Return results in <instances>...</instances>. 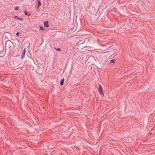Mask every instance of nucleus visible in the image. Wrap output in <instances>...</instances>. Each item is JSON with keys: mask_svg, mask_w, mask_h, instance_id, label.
<instances>
[{"mask_svg": "<svg viewBox=\"0 0 155 155\" xmlns=\"http://www.w3.org/2000/svg\"><path fill=\"white\" fill-rule=\"evenodd\" d=\"M12 45L13 43L10 41H7L6 42V47L8 48H10Z\"/></svg>", "mask_w": 155, "mask_h": 155, "instance_id": "nucleus-1", "label": "nucleus"}, {"mask_svg": "<svg viewBox=\"0 0 155 155\" xmlns=\"http://www.w3.org/2000/svg\"><path fill=\"white\" fill-rule=\"evenodd\" d=\"M99 91L100 92V93H101L103 95V93L102 92V87L100 84L99 85V88H98Z\"/></svg>", "mask_w": 155, "mask_h": 155, "instance_id": "nucleus-2", "label": "nucleus"}, {"mask_svg": "<svg viewBox=\"0 0 155 155\" xmlns=\"http://www.w3.org/2000/svg\"><path fill=\"white\" fill-rule=\"evenodd\" d=\"M25 51H26V48H25L24 49L23 51V52L22 53V54L21 57V58L22 59L24 58V55H25Z\"/></svg>", "mask_w": 155, "mask_h": 155, "instance_id": "nucleus-3", "label": "nucleus"}, {"mask_svg": "<svg viewBox=\"0 0 155 155\" xmlns=\"http://www.w3.org/2000/svg\"><path fill=\"white\" fill-rule=\"evenodd\" d=\"M48 21H46L44 23V26L45 27H48L49 25L48 24Z\"/></svg>", "mask_w": 155, "mask_h": 155, "instance_id": "nucleus-4", "label": "nucleus"}, {"mask_svg": "<svg viewBox=\"0 0 155 155\" xmlns=\"http://www.w3.org/2000/svg\"><path fill=\"white\" fill-rule=\"evenodd\" d=\"M37 2H38V6H40L41 5V3L40 2V0H37Z\"/></svg>", "mask_w": 155, "mask_h": 155, "instance_id": "nucleus-5", "label": "nucleus"}, {"mask_svg": "<svg viewBox=\"0 0 155 155\" xmlns=\"http://www.w3.org/2000/svg\"><path fill=\"white\" fill-rule=\"evenodd\" d=\"M64 80V79H62L60 82V84L61 85H62L63 84Z\"/></svg>", "mask_w": 155, "mask_h": 155, "instance_id": "nucleus-6", "label": "nucleus"}, {"mask_svg": "<svg viewBox=\"0 0 155 155\" xmlns=\"http://www.w3.org/2000/svg\"><path fill=\"white\" fill-rule=\"evenodd\" d=\"M24 12H25V14L29 16V15H30L29 13L28 12H26V11H25Z\"/></svg>", "mask_w": 155, "mask_h": 155, "instance_id": "nucleus-7", "label": "nucleus"}, {"mask_svg": "<svg viewBox=\"0 0 155 155\" xmlns=\"http://www.w3.org/2000/svg\"><path fill=\"white\" fill-rule=\"evenodd\" d=\"M115 60L114 59H112L110 61V62H113V63H115Z\"/></svg>", "mask_w": 155, "mask_h": 155, "instance_id": "nucleus-8", "label": "nucleus"}, {"mask_svg": "<svg viewBox=\"0 0 155 155\" xmlns=\"http://www.w3.org/2000/svg\"><path fill=\"white\" fill-rule=\"evenodd\" d=\"M55 49L56 50V51H60V50H61V49L60 48H55Z\"/></svg>", "mask_w": 155, "mask_h": 155, "instance_id": "nucleus-9", "label": "nucleus"}, {"mask_svg": "<svg viewBox=\"0 0 155 155\" xmlns=\"http://www.w3.org/2000/svg\"><path fill=\"white\" fill-rule=\"evenodd\" d=\"M22 25L21 24L19 23V24H18V26L22 28Z\"/></svg>", "mask_w": 155, "mask_h": 155, "instance_id": "nucleus-10", "label": "nucleus"}, {"mask_svg": "<svg viewBox=\"0 0 155 155\" xmlns=\"http://www.w3.org/2000/svg\"><path fill=\"white\" fill-rule=\"evenodd\" d=\"M40 30H44L43 28L42 27L40 26Z\"/></svg>", "mask_w": 155, "mask_h": 155, "instance_id": "nucleus-11", "label": "nucleus"}, {"mask_svg": "<svg viewBox=\"0 0 155 155\" xmlns=\"http://www.w3.org/2000/svg\"><path fill=\"white\" fill-rule=\"evenodd\" d=\"M17 19L19 20H23V18H17Z\"/></svg>", "mask_w": 155, "mask_h": 155, "instance_id": "nucleus-12", "label": "nucleus"}, {"mask_svg": "<svg viewBox=\"0 0 155 155\" xmlns=\"http://www.w3.org/2000/svg\"><path fill=\"white\" fill-rule=\"evenodd\" d=\"M15 10H18V7H16L15 8Z\"/></svg>", "mask_w": 155, "mask_h": 155, "instance_id": "nucleus-13", "label": "nucleus"}, {"mask_svg": "<svg viewBox=\"0 0 155 155\" xmlns=\"http://www.w3.org/2000/svg\"><path fill=\"white\" fill-rule=\"evenodd\" d=\"M19 34V32H17V33H16V35H18Z\"/></svg>", "mask_w": 155, "mask_h": 155, "instance_id": "nucleus-14", "label": "nucleus"}, {"mask_svg": "<svg viewBox=\"0 0 155 155\" xmlns=\"http://www.w3.org/2000/svg\"><path fill=\"white\" fill-rule=\"evenodd\" d=\"M15 18H17H17H18V16H15Z\"/></svg>", "mask_w": 155, "mask_h": 155, "instance_id": "nucleus-15", "label": "nucleus"}, {"mask_svg": "<svg viewBox=\"0 0 155 155\" xmlns=\"http://www.w3.org/2000/svg\"><path fill=\"white\" fill-rule=\"evenodd\" d=\"M24 45H23V46H22V48L23 47H24Z\"/></svg>", "mask_w": 155, "mask_h": 155, "instance_id": "nucleus-16", "label": "nucleus"}, {"mask_svg": "<svg viewBox=\"0 0 155 155\" xmlns=\"http://www.w3.org/2000/svg\"><path fill=\"white\" fill-rule=\"evenodd\" d=\"M152 134V133H150V135Z\"/></svg>", "mask_w": 155, "mask_h": 155, "instance_id": "nucleus-17", "label": "nucleus"}]
</instances>
